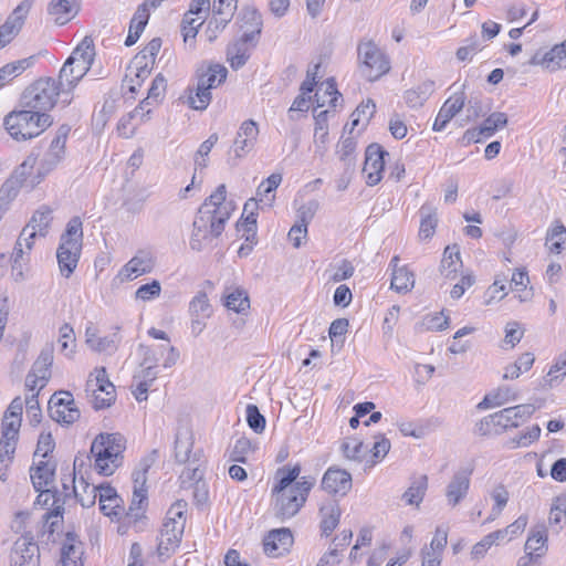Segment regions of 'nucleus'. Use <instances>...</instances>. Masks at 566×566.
Here are the masks:
<instances>
[{"mask_svg":"<svg viewBox=\"0 0 566 566\" xmlns=\"http://www.w3.org/2000/svg\"><path fill=\"white\" fill-rule=\"evenodd\" d=\"M301 473L300 465L277 469L276 485L272 490L274 496V512L282 521L294 516L306 502L313 483L306 480L296 481Z\"/></svg>","mask_w":566,"mask_h":566,"instance_id":"nucleus-1","label":"nucleus"},{"mask_svg":"<svg viewBox=\"0 0 566 566\" xmlns=\"http://www.w3.org/2000/svg\"><path fill=\"white\" fill-rule=\"evenodd\" d=\"M72 90L63 84V80L41 77L33 82L22 95V104L27 108L40 113L51 111L59 102L67 106L73 101Z\"/></svg>","mask_w":566,"mask_h":566,"instance_id":"nucleus-2","label":"nucleus"},{"mask_svg":"<svg viewBox=\"0 0 566 566\" xmlns=\"http://www.w3.org/2000/svg\"><path fill=\"white\" fill-rule=\"evenodd\" d=\"M126 439L120 433H101L91 446L94 469L101 475H112L123 461Z\"/></svg>","mask_w":566,"mask_h":566,"instance_id":"nucleus-3","label":"nucleus"},{"mask_svg":"<svg viewBox=\"0 0 566 566\" xmlns=\"http://www.w3.org/2000/svg\"><path fill=\"white\" fill-rule=\"evenodd\" d=\"M52 125V118L46 113L28 108L11 112L4 118V127L15 140H28L38 137Z\"/></svg>","mask_w":566,"mask_h":566,"instance_id":"nucleus-4","label":"nucleus"},{"mask_svg":"<svg viewBox=\"0 0 566 566\" xmlns=\"http://www.w3.org/2000/svg\"><path fill=\"white\" fill-rule=\"evenodd\" d=\"M83 241V223L78 217H73L66 224L60 238L56 251L59 269L64 277H70L77 266Z\"/></svg>","mask_w":566,"mask_h":566,"instance_id":"nucleus-5","label":"nucleus"},{"mask_svg":"<svg viewBox=\"0 0 566 566\" xmlns=\"http://www.w3.org/2000/svg\"><path fill=\"white\" fill-rule=\"evenodd\" d=\"M94 57L95 49L93 40L85 36L73 50L72 54L60 70L59 75L60 78L63 80V84L67 85L73 91L90 71Z\"/></svg>","mask_w":566,"mask_h":566,"instance_id":"nucleus-6","label":"nucleus"},{"mask_svg":"<svg viewBox=\"0 0 566 566\" xmlns=\"http://www.w3.org/2000/svg\"><path fill=\"white\" fill-rule=\"evenodd\" d=\"M187 506L186 501L178 500L168 510L158 544L160 555H169L178 547L185 530Z\"/></svg>","mask_w":566,"mask_h":566,"instance_id":"nucleus-7","label":"nucleus"},{"mask_svg":"<svg viewBox=\"0 0 566 566\" xmlns=\"http://www.w3.org/2000/svg\"><path fill=\"white\" fill-rule=\"evenodd\" d=\"M357 54L359 70L368 81H377L390 71L388 55L374 41H361L357 46Z\"/></svg>","mask_w":566,"mask_h":566,"instance_id":"nucleus-8","label":"nucleus"},{"mask_svg":"<svg viewBox=\"0 0 566 566\" xmlns=\"http://www.w3.org/2000/svg\"><path fill=\"white\" fill-rule=\"evenodd\" d=\"M226 222L227 221L222 220V217H216L206 211L198 210L189 242L190 248L196 251H201L203 248L211 244L224 230Z\"/></svg>","mask_w":566,"mask_h":566,"instance_id":"nucleus-9","label":"nucleus"},{"mask_svg":"<svg viewBox=\"0 0 566 566\" xmlns=\"http://www.w3.org/2000/svg\"><path fill=\"white\" fill-rule=\"evenodd\" d=\"M70 128L61 126L55 137L52 139L48 150L43 154L38 167L36 176L30 181V187L34 188L43 178L50 174L63 160L65 156V145Z\"/></svg>","mask_w":566,"mask_h":566,"instance_id":"nucleus-10","label":"nucleus"},{"mask_svg":"<svg viewBox=\"0 0 566 566\" xmlns=\"http://www.w3.org/2000/svg\"><path fill=\"white\" fill-rule=\"evenodd\" d=\"M248 15L250 20L254 22L255 29L251 32H244L242 38L229 45L227 50V60L233 70H238L247 63L250 56L247 43L254 40V38L261 32L262 22L256 11H249Z\"/></svg>","mask_w":566,"mask_h":566,"instance_id":"nucleus-11","label":"nucleus"},{"mask_svg":"<svg viewBox=\"0 0 566 566\" xmlns=\"http://www.w3.org/2000/svg\"><path fill=\"white\" fill-rule=\"evenodd\" d=\"M52 348L42 350L25 378V388L29 392L28 395H39L40 390L46 386L51 376L50 367L52 366Z\"/></svg>","mask_w":566,"mask_h":566,"instance_id":"nucleus-12","label":"nucleus"},{"mask_svg":"<svg viewBox=\"0 0 566 566\" xmlns=\"http://www.w3.org/2000/svg\"><path fill=\"white\" fill-rule=\"evenodd\" d=\"M472 470L468 468L455 471L444 488L446 504L457 509L468 496L471 485Z\"/></svg>","mask_w":566,"mask_h":566,"instance_id":"nucleus-13","label":"nucleus"},{"mask_svg":"<svg viewBox=\"0 0 566 566\" xmlns=\"http://www.w3.org/2000/svg\"><path fill=\"white\" fill-rule=\"evenodd\" d=\"M159 452L157 449L147 453L138 463V467L133 472V499L132 506L140 507L143 502L147 499V472L158 461Z\"/></svg>","mask_w":566,"mask_h":566,"instance_id":"nucleus-14","label":"nucleus"},{"mask_svg":"<svg viewBox=\"0 0 566 566\" xmlns=\"http://www.w3.org/2000/svg\"><path fill=\"white\" fill-rule=\"evenodd\" d=\"M536 407L532 403L517 405L504 408L490 416V421L494 426L507 428H516L521 421H525L535 412Z\"/></svg>","mask_w":566,"mask_h":566,"instance_id":"nucleus-15","label":"nucleus"},{"mask_svg":"<svg viewBox=\"0 0 566 566\" xmlns=\"http://www.w3.org/2000/svg\"><path fill=\"white\" fill-rule=\"evenodd\" d=\"M259 126L253 119L244 120L234 137L232 151L237 159H241L250 154L258 142Z\"/></svg>","mask_w":566,"mask_h":566,"instance_id":"nucleus-16","label":"nucleus"},{"mask_svg":"<svg viewBox=\"0 0 566 566\" xmlns=\"http://www.w3.org/2000/svg\"><path fill=\"white\" fill-rule=\"evenodd\" d=\"M190 327L193 335L198 336L206 327V321L212 315V306L208 295L199 291L189 303Z\"/></svg>","mask_w":566,"mask_h":566,"instance_id":"nucleus-17","label":"nucleus"},{"mask_svg":"<svg viewBox=\"0 0 566 566\" xmlns=\"http://www.w3.org/2000/svg\"><path fill=\"white\" fill-rule=\"evenodd\" d=\"M530 65L542 66L548 72L566 67V40L548 51H537L528 61Z\"/></svg>","mask_w":566,"mask_h":566,"instance_id":"nucleus-18","label":"nucleus"},{"mask_svg":"<svg viewBox=\"0 0 566 566\" xmlns=\"http://www.w3.org/2000/svg\"><path fill=\"white\" fill-rule=\"evenodd\" d=\"M385 155H388L379 145L373 144L367 147L363 172L366 175L368 186H376L382 178L385 167Z\"/></svg>","mask_w":566,"mask_h":566,"instance_id":"nucleus-19","label":"nucleus"},{"mask_svg":"<svg viewBox=\"0 0 566 566\" xmlns=\"http://www.w3.org/2000/svg\"><path fill=\"white\" fill-rule=\"evenodd\" d=\"M155 266L153 256L144 251L133 256L118 272L120 283L133 281L144 274L150 273Z\"/></svg>","mask_w":566,"mask_h":566,"instance_id":"nucleus-20","label":"nucleus"},{"mask_svg":"<svg viewBox=\"0 0 566 566\" xmlns=\"http://www.w3.org/2000/svg\"><path fill=\"white\" fill-rule=\"evenodd\" d=\"M31 2L25 0L21 2L7 21L0 27L1 49L4 48L21 30L24 20L30 11Z\"/></svg>","mask_w":566,"mask_h":566,"instance_id":"nucleus-21","label":"nucleus"},{"mask_svg":"<svg viewBox=\"0 0 566 566\" xmlns=\"http://www.w3.org/2000/svg\"><path fill=\"white\" fill-rule=\"evenodd\" d=\"M120 342L119 327H115V332L111 335L99 336L98 331L93 325L85 329V344L90 349L96 353L112 354Z\"/></svg>","mask_w":566,"mask_h":566,"instance_id":"nucleus-22","label":"nucleus"},{"mask_svg":"<svg viewBox=\"0 0 566 566\" xmlns=\"http://www.w3.org/2000/svg\"><path fill=\"white\" fill-rule=\"evenodd\" d=\"M199 210L216 217H222V220L228 221L234 210V206L231 201H227L226 186L220 185L214 192L206 199Z\"/></svg>","mask_w":566,"mask_h":566,"instance_id":"nucleus-23","label":"nucleus"},{"mask_svg":"<svg viewBox=\"0 0 566 566\" xmlns=\"http://www.w3.org/2000/svg\"><path fill=\"white\" fill-rule=\"evenodd\" d=\"M293 544V535L289 528H277L271 531L263 541L264 553L270 557H279L286 552Z\"/></svg>","mask_w":566,"mask_h":566,"instance_id":"nucleus-24","label":"nucleus"},{"mask_svg":"<svg viewBox=\"0 0 566 566\" xmlns=\"http://www.w3.org/2000/svg\"><path fill=\"white\" fill-rule=\"evenodd\" d=\"M465 105V94L464 92H459L450 96L441 106L432 129L436 132H442L448 123L459 114Z\"/></svg>","mask_w":566,"mask_h":566,"instance_id":"nucleus-25","label":"nucleus"},{"mask_svg":"<svg viewBox=\"0 0 566 566\" xmlns=\"http://www.w3.org/2000/svg\"><path fill=\"white\" fill-rule=\"evenodd\" d=\"M322 488L329 494L345 495L352 489V475L345 470L329 468L323 476Z\"/></svg>","mask_w":566,"mask_h":566,"instance_id":"nucleus-26","label":"nucleus"},{"mask_svg":"<svg viewBox=\"0 0 566 566\" xmlns=\"http://www.w3.org/2000/svg\"><path fill=\"white\" fill-rule=\"evenodd\" d=\"M38 545L27 538L18 539L11 554V566H38Z\"/></svg>","mask_w":566,"mask_h":566,"instance_id":"nucleus-27","label":"nucleus"},{"mask_svg":"<svg viewBox=\"0 0 566 566\" xmlns=\"http://www.w3.org/2000/svg\"><path fill=\"white\" fill-rule=\"evenodd\" d=\"M547 531L546 526L541 524L534 526L530 531V535L525 542V553L524 557H534L538 558L546 554L547 552Z\"/></svg>","mask_w":566,"mask_h":566,"instance_id":"nucleus-28","label":"nucleus"},{"mask_svg":"<svg viewBox=\"0 0 566 566\" xmlns=\"http://www.w3.org/2000/svg\"><path fill=\"white\" fill-rule=\"evenodd\" d=\"M462 265L459 247L457 244L448 245L440 262V274L447 280H454Z\"/></svg>","mask_w":566,"mask_h":566,"instance_id":"nucleus-29","label":"nucleus"},{"mask_svg":"<svg viewBox=\"0 0 566 566\" xmlns=\"http://www.w3.org/2000/svg\"><path fill=\"white\" fill-rule=\"evenodd\" d=\"M158 370L150 368H140L134 377L132 382V392L137 401H146L147 394L153 382L157 379Z\"/></svg>","mask_w":566,"mask_h":566,"instance_id":"nucleus-30","label":"nucleus"},{"mask_svg":"<svg viewBox=\"0 0 566 566\" xmlns=\"http://www.w3.org/2000/svg\"><path fill=\"white\" fill-rule=\"evenodd\" d=\"M83 546L75 537L67 534L61 548L62 566H83L82 562Z\"/></svg>","mask_w":566,"mask_h":566,"instance_id":"nucleus-31","label":"nucleus"},{"mask_svg":"<svg viewBox=\"0 0 566 566\" xmlns=\"http://www.w3.org/2000/svg\"><path fill=\"white\" fill-rule=\"evenodd\" d=\"M193 447V434L189 427L184 426L177 430L175 440V455L177 461L184 463L190 459Z\"/></svg>","mask_w":566,"mask_h":566,"instance_id":"nucleus-32","label":"nucleus"},{"mask_svg":"<svg viewBox=\"0 0 566 566\" xmlns=\"http://www.w3.org/2000/svg\"><path fill=\"white\" fill-rule=\"evenodd\" d=\"M258 200L254 198L249 199L243 208V214H245L244 219L238 222L237 228L238 231H243L245 234V240L253 242L255 238V229H256V210H258Z\"/></svg>","mask_w":566,"mask_h":566,"instance_id":"nucleus-33","label":"nucleus"},{"mask_svg":"<svg viewBox=\"0 0 566 566\" xmlns=\"http://www.w3.org/2000/svg\"><path fill=\"white\" fill-rule=\"evenodd\" d=\"M281 182V174H272L271 176H269L266 180L262 181L256 190L258 198L255 199L258 200V206L261 203L262 209L271 208L275 199L274 191L280 186Z\"/></svg>","mask_w":566,"mask_h":566,"instance_id":"nucleus-34","label":"nucleus"},{"mask_svg":"<svg viewBox=\"0 0 566 566\" xmlns=\"http://www.w3.org/2000/svg\"><path fill=\"white\" fill-rule=\"evenodd\" d=\"M237 9V2L230 0H216L213 4V17L209 21V28L216 24V29H224Z\"/></svg>","mask_w":566,"mask_h":566,"instance_id":"nucleus-35","label":"nucleus"},{"mask_svg":"<svg viewBox=\"0 0 566 566\" xmlns=\"http://www.w3.org/2000/svg\"><path fill=\"white\" fill-rule=\"evenodd\" d=\"M436 83L431 80L421 82L418 86L405 92V101L410 107H420L432 95Z\"/></svg>","mask_w":566,"mask_h":566,"instance_id":"nucleus-36","label":"nucleus"},{"mask_svg":"<svg viewBox=\"0 0 566 566\" xmlns=\"http://www.w3.org/2000/svg\"><path fill=\"white\" fill-rule=\"evenodd\" d=\"M54 465L49 461H40L39 464L31 470V480L36 491L45 493L48 486L53 482Z\"/></svg>","mask_w":566,"mask_h":566,"instance_id":"nucleus-37","label":"nucleus"},{"mask_svg":"<svg viewBox=\"0 0 566 566\" xmlns=\"http://www.w3.org/2000/svg\"><path fill=\"white\" fill-rule=\"evenodd\" d=\"M319 513L322 516L321 528L328 536L339 523L340 507L336 501L331 500L321 506Z\"/></svg>","mask_w":566,"mask_h":566,"instance_id":"nucleus-38","label":"nucleus"},{"mask_svg":"<svg viewBox=\"0 0 566 566\" xmlns=\"http://www.w3.org/2000/svg\"><path fill=\"white\" fill-rule=\"evenodd\" d=\"M143 56H135L132 63L128 66V73L126 77L129 78L132 85L129 90L132 92L136 91V85L140 86V84L150 75L153 64L143 61Z\"/></svg>","mask_w":566,"mask_h":566,"instance_id":"nucleus-39","label":"nucleus"},{"mask_svg":"<svg viewBox=\"0 0 566 566\" xmlns=\"http://www.w3.org/2000/svg\"><path fill=\"white\" fill-rule=\"evenodd\" d=\"M339 93L336 88V83L333 78L326 80L317 85L316 93L314 95L317 107H324L328 105L335 108L338 101Z\"/></svg>","mask_w":566,"mask_h":566,"instance_id":"nucleus-40","label":"nucleus"},{"mask_svg":"<svg viewBox=\"0 0 566 566\" xmlns=\"http://www.w3.org/2000/svg\"><path fill=\"white\" fill-rule=\"evenodd\" d=\"M517 399V392L510 386H500L489 392L479 407L492 408L505 405Z\"/></svg>","mask_w":566,"mask_h":566,"instance_id":"nucleus-41","label":"nucleus"},{"mask_svg":"<svg viewBox=\"0 0 566 566\" xmlns=\"http://www.w3.org/2000/svg\"><path fill=\"white\" fill-rule=\"evenodd\" d=\"M76 12V0H52L49 13L59 24H65Z\"/></svg>","mask_w":566,"mask_h":566,"instance_id":"nucleus-42","label":"nucleus"},{"mask_svg":"<svg viewBox=\"0 0 566 566\" xmlns=\"http://www.w3.org/2000/svg\"><path fill=\"white\" fill-rule=\"evenodd\" d=\"M35 165L36 157L34 155H29L8 179L13 180L20 188L28 187L32 189L30 187V181L36 176V174L32 175Z\"/></svg>","mask_w":566,"mask_h":566,"instance_id":"nucleus-43","label":"nucleus"},{"mask_svg":"<svg viewBox=\"0 0 566 566\" xmlns=\"http://www.w3.org/2000/svg\"><path fill=\"white\" fill-rule=\"evenodd\" d=\"M226 306L238 314H245L250 308V300L245 290L235 287L228 289L226 294Z\"/></svg>","mask_w":566,"mask_h":566,"instance_id":"nucleus-44","label":"nucleus"},{"mask_svg":"<svg viewBox=\"0 0 566 566\" xmlns=\"http://www.w3.org/2000/svg\"><path fill=\"white\" fill-rule=\"evenodd\" d=\"M86 391L91 395L95 409L109 407L115 399V387L112 382L98 385L95 388H87Z\"/></svg>","mask_w":566,"mask_h":566,"instance_id":"nucleus-45","label":"nucleus"},{"mask_svg":"<svg viewBox=\"0 0 566 566\" xmlns=\"http://www.w3.org/2000/svg\"><path fill=\"white\" fill-rule=\"evenodd\" d=\"M551 253L559 254L566 247V228L560 221H555L547 231L546 242Z\"/></svg>","mask_w":566,"mask_h":566,"instance_id":"nucleus-46","label":"nucleus"},{"mask_svg":"<svg viewBox=\"0 0 566 566\" xmlns=\"http://www.w3.org/2000/svg\"><path fill=\"white\" fill-rule=\"evenodd\" d=\"M30 252L31 250H27L21 242H15L12 253V275L15 281L24 279V273L29 270Z\"/></svg>","mask_w":566,"mask_h":566,"instance_id":"nucleus-47","label":"nucleus"},{"mask_svg":"<svg viewBox=\"0 0 566 566\" xmlns=\"http://www.w3.org/2000/svg\"><path fill=\"white\" fill-rule=\"evenodd\" d=\"M415 274L407 265H402L401 269H397L391 273L390 286L397 293L406 294L410 292L415 286Z\"/></svg>","mask_w":566,"mask_h":566,"instance_id":"nucleus-48","label":"nucleus"},{"mask_svg":"<svg viewBox=\"0 0 566 566\" xmlns=\"http://www.w3.org/2000/svg\"><path fill=\"white\" fill-rule=\"evenodd\" d=\"M228 70L222 64H211L206 72L199 75L198 82L207 86L211 92L212 88L218 87L227 78Z\"/></svg>","mask_w":566,"mask_h":566,"instance_id":"nucleus-49","label":"nucleus"},{"mask_svg":"<svg viewBox=\"0 0 566 566\" xmlns=\"http://www.w3.org/2000/svg\"><path fill=\"white\" fill-rule=\"evenodd\" d=\"M534 361L535 357L532 353L522 354L514 363L504 367L503 379H517L522 373H526L532 368Z\"/></svg>","mask_w":566,"mask_h":566,"instance_id":"nucleus-50","label":"nucleus"},{"mask_svg":"<svg viewBox=\"0 0 566 566\" xmlns=\"http://www.w3.org/2000/svg\"><path fill=\"white\" fill-rule=\"evenodd\" d=\"M507 124V116L504 113L495 112L492 113L484 122L483 124L473 130H468V135L474 136L483 135L485 137L492 136L499 128H502L506 126Z\"/></svg>","mask_w":566,"mask_h":566,"instance_id":"nucleus-51","label":"nucleus"},{"mask_svg":"<svg viewBox=\"0 0 566 566\" xmlns=\"http://www.w3.org/2000/svg\"><path fill=\"white\" fill-rule=\"evenodd\" d=\"M428 489V478L427 475H421L416 479L411 485L402 494V500L408 505H416L417 507L423 501Z\"/></svg>","mask_w":566,"mask_h":566,"instance_id":"nucleus-52","label":"nucleus"},{"mask_svg":"<svg viewBox=\"0 0 566 566\" xmlns=\"http://www.w3.org/2000/svg\"><path fill=\"white\" fill-rule=\"evenodd\" d=\"M34 64V57L29 56L12 63H8L0 69V87H2L6 83L10 82L27 69L31 67Z\"/></svg>","mask_w":566,"mask_h":566,"instance_id":"nucleus-53","label":"nucleus"},{"mask_svg":"<svg viewBox=\"0 0 566 566\" xmlns=\"http://www.w3.org/2000/svg\"><path fill=\"white\" fill-rule=\"evenodd\" d=\"M420 211L421 221L419 228V238L421 240H429L433 237L438 224L437 210L431 207L423 206Z\"/></svg>","mask_w":566,"mask_h":566,"instance_id":"nucleus-54","label":"nucleus"},{"mask_svg":"<svg viewBox=\"0 0 566 566\" xmlns=\"http://www.w3.org/2000/svg\"><path fill=\"white\" fill-rule=\"evenodd\" d=\"M329 114V109L321 111L315 115V130H314V143L317 147V151L323 155L325 150V146L328 140V126H327V116Z\"/></svg>","mask_w":566,"mask_h":566,"instance_id":"nucleus-55","label":"nucleus"},{"mask_svg":"<svg viewBox=\"0 0 566 566\" xmlns=\"http://www.w3.org/2000/svg\"><path fill=\"white\" fill-rule=\"evenodd\" d=\"M73 491L82 506L90 507L94 505L97 497V486L88 484L83 478L74 479Z\"/></svg>","mask_w":566,"mask_h":566,"instance_id":"nucleus-56","label":"nucleus"},{"mask_svg":"<svg viewBox=\"0 0 566 566\" xmlns=\"http://www.w3.org/2000/svg\"><path fill=\"white\" fill-rule=\"evenodd\" d=\"M566 522V497L557 496L553 500L548 515V526L558 533Z\"/></svg>","mask_w":566,"mask_h":566,"instance_id":"nucleus-57","label":"nucleus"},{"mask_svg":"<svg viewBox=\"0 0 566 566\" xmlns=\"http://www.w3.org/2000/svg\"><path fill=\"white\" fill-rule=\"evenodd\" d=\"M52 222V209L48 206L40 207L32 216L27 227L34 228L39 237H45Z\"/></svg>","mask_w":566,"mask_h":566,"instance_id":"nucleus-58","label":"nucleus"},{"mask_svg":"<svg viewBox=\"0 0 566 566\" xmlns=\"http://www.w3.org/2000/svg\"><path fill=\"white\" fill-rule=\"evenodd\" d=\"M49 411L52 419L66 424L74 423L80 418V410L75 405L65 406L49 403Z\"/></svg>","mask_w":566,"mask_h":566,"instance_id":"nucleus-59","label":"nucleus"},{"mask_svg":"<svg viewBox=\"0 0 566 566\" xmlns=\"http://www.w3.org/2000/svg\"><path fill=\"white\" fill-rule=\"evenodd\" d=\"M187 102L191 108L203 111L211 102V92L198 82L196 88H189Z\"/></svg>","mask_w":566,"mask_h":566,"instance_id":"nucleus-60","label":"nucleus"},{"mask_svg":"<svg viewBox=\"0 0 566 566\" xmlns=\"http://www.w3.org/2000/svg\"><path fill=\"white\" fill-rule=\"evenodd\" d=\"M490 496L494 502V506L492 509L491 516L488 518V522L493 521L502 513L509 503L510 492L505 485L500 483L490 491Z\"/></svg>","mask_w":566,"mask_h":566,"instance_id":"nucleus-61","label":"nucleus"},{"mask_svg":"<svg viewBox=\"0 0 566 566\" xmlns=\"http://www.w3.org/2000/svg\"><path fill=\"white\" fill-rule=\"evenodd\" d=\"M59 344L61 346V353L67 358H72L75 354V334L73 327L65 323L60 327Z\"/></svg>","mask_w":566,"mask_h":566,"instance_id":"nucleus-62","label":"nucleus"},{"mask_svg":"<svg viewBox=\"0 0 566 566\" xmlns=\"http://www.w3.org/2000/svg\"><path fill=\"white\" fill-rule=\"evenodd\" d=\"M342 450L346 459L356 462H361L367 453V448L356 438L345 439Z\"/></svg>","mask_w":566,"mask_h":566,"instance_id":"nucleus-63","label":"nucleus"},{"mask_svg":"<svg viewBox=\"0 0 566 566\" xmlns=\"http://www.w3.org/2000/svg\"><path fill=\"white\" fill-rule=\"evenodd\" d=\"M219 139L218 134H211L198 148L195 155V169H203L208 166V155Z\"/></svg>","mask_w":566,"mask_h":566,"instance_id":"nucleus-64","label":"nucleus"}]
</instances>
